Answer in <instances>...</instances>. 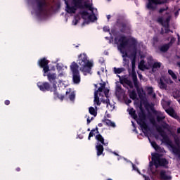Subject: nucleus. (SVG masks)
Instances as JSON below:
<instances>
[{"label": "nucleus", "mask_w": 180, "mask_h": 180, "mask_svg": "<svg viewBox=\"0 0 180 180\" xmlns=\"http://www.w3.org/2000/svg\"><path fill=\"white\" fill-rule=\"evenodd\" d=\"M70 101H74L75 99V94L71 93L69 96Z\"/></svg>", "instance_id": "obj_46"}, {"label": "nucleus", "mask_w": 180, "mask_h": 180, "mask_svg": "<svg viewBox=\"0 0 180 180\" xmlns=\"http://www.w3.org/2000/svg\"><path fill=\"white\" fill-rule=\"evenodd\" d=\"M160 179H162V180H169L172 178L171 177V176L167 175V172L165 170L160 171Z\"/></svg>", "instance_id": "obj_18"}, {"label": "nucleus", "mask_w": 180, "mask_h": 180, "mask_svg": "<svg viewBox=\"0 0 180 180\" xmlns=\"http://www.w3.org/2000/svg\"><path fill=\"white\" fill-rule=\"evenodd\" d=\"M174 139L176 146L174 145L172 141L169 139V136H168L167 140L165 141V144L172 148V153H178L180 150V138L177 135H174Z\"/></svg>", "instance_id": "obj_5"}, {"label": "nucleus", "mask_w": 180, "mask_h": 180, "mask_svg": "<svg viewBox=\"0 0 180 180\" xmlns=\"http://www.w3.org/2000/svg\"><path fill=\"white\" fill-rule=\"evenodd\" d=\"M103 103H106L107 108H112V104H110V100H109V98H107L105 100L103 101Z\"/></svg>", "instance_id": "obj_34"}, {"label": "nucleus", "mask_w": 180, "mask_h": 180, "mask_svg": "<svg viewBox=\"0 0 180 180\" xmlns=\"http://www.w3.org/2000/svg\"><path fill=\"white\" fill-rule=\"evenodd\" d=\"M96 140L98 141L99 143H101L103 146H108V143H105V139L101 134H98L96 136Z\"/></svg>", "instance_id": "obj_22"}, {"label": "nucleus", "mask_w": 180, "mask_h": 180, "mask_svg": "<svg viewBox=\"0 0 180 180\" xmlns=\"http://www.w3.org/2000/svg\"><path fill=\"white\" fill-rule=\"evenodd\" d=\"M157 131H158L159 134L162 137V143H165L166 141L168 140V135H167V132H165V130H168V128L169 127V125L168 123L164 122L163 124H162V127H160L158 125L155 126Z\"/></svg>", "instance_id": "obj_7"}, {"label": "nucleus", "mask_w": 180, "mask_h": 180, "mask_svg": "<svg viewBox=\"0 0 180 180\" xmlns=\"http://www.w3.org/2000/svg\"><path fill=\"white\" fill-rule=\"evenodd\" d=\"M123 71H124V69L123 68H114L115 74H122Z\"/></svg>", "instance_id": "obj_33"}, {"label": "nucleus", "mask_w": 180, "mask_h": 180, "mask_svg": "<svg viewBox=\"0 0 180 180\" xmlns=\"http://www.w3.org/2000/svg\"><path fill=\"white\" fill-rule=\"evenodd\" d=\"M94 103L97 104V106H101V101L99 100V96H98V91L94 92Z\"/></svg>", "instance_id": "obj_23"}, {"label": "nucleus", "mask_w": 180, "mask_h": 180, "mask_svg": "<svg viewBox=\"0 0 180 180\" xmlns=\"http://www.w3.org/2000/svg\"><path fill=\"white\" fill-rule=\"evenodd\" d=\"M120 45L118 46L119 50L121 53L122 50H124L128 46L129 49H132V52L131 53V57L132 58L131 64L132 66L136 64V58L137 57V39L135 38L127 39L125 35H121L118 39Z\"/></svg>", "instance_id": "obj_1"}, {"label": "nucleus", "mask_w": 180, "mask_h": 180, "mask_svg": "<svg viewBox=\"0 0 180 180\" xmlns=\"http://www.w3.org/2000/svg\"><path fill=\"white\" fill-rule=\"evenodd\" d=\"M153 68H161V63L155 62L153 65Z\"/></svg>", "instance_id": "obj_41"}, {"label": "nucleus", "mask_w": 180, "mask_h": 180, "mask_svg": "<svg viewBox=\"0 0 180 180\" xmlns=\"http://www.w3.org/2000/svg\"><path fill=\"white\" fill-rule=\"evenodd\" d=\"M101 86L96 90L95 92H97V95L98 92H103V89H105V86H106L105 83H100Z\"/></svg>", "instance_id": "obj_30"}, {"label": "nucleus", "mask_w": 180, "mask_h": 180, "mask_svg": "<svg viewBox=\"0 0 180 180\" xmlns=\"http://www.w3.org/2000/svg\"><path fill=\"white\" fill-rule=\"evenodd\" d=\"M165 119V116H160L157 115L156 120L160 123V122H162Z\"/></svg>", "instance_id": "obj_40"}, {"label": "nucleus", "mask_w": 180, "mask_h": 180, "mask_svg": "<svg viewBox=\"0 0 180 180\" xmlns=\"http://www.w3.org/2000/svg\"><path fill=\"white\" fill-rule=\"evenodd\" d=\"M46 77L48 78V80L51 84H53V87L54 88V84L57 85V82H56V79H57V75L56 73H51V72H46Z\"/></svg>", "instance_id": "obj_13"}, {"label": "nucleus", "mask_w": 180, "mask_h": 180, "mask_svg": "<svg viewBox=\"0 0 180 180\" xmlns=\"http://www.w3.org/2000/svg\"><path fill=\"white\" fill-rule=\"evenodd\" d=\"M72 5H74L77 9H84L86 8L91 11V12H94V7H92V4L84 2V4L82 5V0H72Z\"/></svg>", "instance_id": "obj_9"}, {"label": "nucleus", "mask_w": 180, "mask_h": 180, "mask_svg": "<svg viewBox=\"0 0 180 180\" xmlns=\"http://www.w3.org/2000/svg\"><path fill=\"white\" fill-rule=\"evenodd\" d=\"M160 42V38L158 37V36L155 35L153 37V41H152V44L153 46H157V44H158V43Z\"/></svg>", "instance_id": "obj_27"}, {"label": "nucleus", "mask_w": 180, "mask_h": 180, "mask_svg": "<svg viewBox=\"0 0 180 180\" xmlns=\"http://www.w3.org/2000/svg\"><path fill=\"white\" fill-rule=\"evenodd\" d=\"M168 74L172 77V79H176L178 78L172 70H168Z\"/></svg>", "instance_id": "obj_32"}, {"label": "nucleus", "mask_w": 180, "mask_h": 180, "mask_svg": "<svg viewBox=\"0 0 180 180\" xmlns=\"http://www.w3.org/2000/svg\"><path fill=\"white\" fill-rule=\"evenodd\" d=\"M131 117H133V119H134L135 120L137 119V114H136V112H134V114H132Z\"/></svg>", "instance_id": "obj_56"}, {"label": "nucleus", "mask_w": 180, "mask_h": 180, "mask_svg": "<svg viewBox=\"0 0 180 180\" xmlns=\"http://www.w3.org/2000/svg\"><path fill=\"white\" fill-rule=\"evenodd\" d=\"M77 64L80 65L79 71L84 72V75L91 74L94 63L89 61L86 53H84L78 56Z\"/></svg>", "instance_id": "obj_2"}, {"label": "nucleus", "mask_w": 180, "mask_h": 180, "mask_svg": "<svg viewBox=\"0 0 180 180\" xmlns=\"http://www.w3.org/2000/svg\"><path fill=\"white\" fill-rule=\"evenodd\" d=\"M65 4L66 5V11L68 13H75L77 9H78L75 5L70 6L67 0H65Z\"/></svg>", "instance_id": "obj_14"}, {"label": "nucleus", "mask_w": 180, "mask_h": 180, "mask_svg": "<svg viewBox=\"0 0 180 180\" xmlns=\"http://www.w3.org/2000/svg\"><path fill=\"white\" fill-rule=\"evenodd\" d=\"M161 154L160 153H152V161L155 167V168H158V167H164V168H168V164L169 162L165 158H162Z\"/></svg>", "instance_id": "obj_3"}, {"label": "nucleus", "mask_w": 180, "mask_h": 180, "mask_svg": "<svg viewBox=\"0 0 180 180\" xmlns=\"http://www.w3.org/2000/svg\"><path fill=\"white\" fill-rule=\"evenodd\" d=\"M132 80H133V82H137L139 81V79H137V75H132Z\"/></svg>", "instance_id": "obj_52"}, {"label": "nucleus", "mask_w": 180, "mask_h": 180, "mask_svg": "<svg viewBox=\"0 0 180 180\" xmlns=\"http://www.w3.org/2000/svg\"><path fill=\"white\" fill-rule=\"evenodd\" d=\"M163 27H165V33L168 34L169 33V32L171 31V30H169V26L167 25V24H165V26H163ZM172 33V31H171Z\"/></svg>", "instance_id": "obj_44"}, {"label": "nucleus", "mask_w": 180, "mask_h": 180, "mask_svg": "<svg viewBox=\"0 0 180 180\" xmlns=\"http://www.w3.org/2000/svg\"><path fill=\"white\" fill-rule=\"evenodd\" d=\"M104 95L105 98H109V89L106 88L104 89Z\"/></svg>", "instance_id": "obj_48"}, {"label": "nucleus", "mask_w": 180, "mask_h": 180, "mask_svg": "<svg viewBox=\"0 0 180 180\" xmlns=\"http://www.w3.org/2000/svg\"><path fill=\"white\" fill-rule=\"evenodd\" d=\"M98 127H96L95 129H93L91 130L89 136H88V140H91V137H94L95 135V131H98Z\"/></svg>", "instance_id": "obj_29"}, {"label": "nucleus", "mask_w": 180, "mask_h": 180, "mask_svg": "<svg viewBox=\"0 0 180 180\" xmlns=\"http://www.w3.org/2000/svg\"><path fill=\"white\" fill-rule=\"evenodd\" d=\"M150 122L151 124H153V125L155 127V126H157V122H155V119L154 118H150Z\"/></svg>", "instance_id": "obj_49"}, {"label": "nucleus", "mask_w": 180, "mask_h": 180, "mask_svg": "<svg viewBox=\"0 0 180 180\" xmlns=\"http://www.w3.org/2000/svg\"><path fill=\"white\" fill-rule=\"evenodd\" d=\"M122 91V85L117 84L116 86V91L117 92H120Z\"/></svg>", "instance_id": "obj_51"}, {"label": "nucleus", "mask_w": 180, "mask_h": 180, "mask_svg": "<svg viewBox=\"0 0 180 180\" xmlns=\"http://www.w3.org/2000/svg\"><path fill=\"white\" fill-rule=\"evenodd\" d=\"M146 120V114L142 113L139 114V119L137 121V123H139L142 127V129H144V130H147L148 129V126H147V124L144 122Z\"/></svg>", "instance_id": "obj_12"}, {"label": "nucleus", "mask_w": 180, "mask_h": 180, "mask_svg": "<svg viewBox=\"0 0 180 180\" xmlns=\"http://www.w3.org/2000/svg\"><path fill=\"white\" fill-rule=\"evenodd\" d=\"M72 75V82L74 84H78L81 82V75L79 74V65L75 62H72L70 66Z\"/></svg>", "instance_id": "obj_4"}, {"label": "nucleus", "mask_w": 180, "mask_h": 180, "mask_svg": "<svg viewBox=\"0 0 180 180\" xmlns=\"http://www.w3.org/2000/svg\"><path fill=\"white\" fill-rule=\"evenodd\" d=\"M72 23H73V25H75V26L77 25H78V20L75 19V20L72 21Z\"/></svg>", "instance_id": "obj_57"}, {"label": "nucleus", "mask_w": 180, "mask_h": 180, "mask_svg": "<svg viewBox=\"0 0 180 180\" xmlns=\"http://www.w3.org/2000/svg\"><path fill=\"white\" fill-rule=\"evenodd\" d=\"M134 85L138 92V95H139V98H141V91H140V86H139V81L134 82Z\"/></svg>", "instance_id": "obj_26"}, {"label": "nucleus", "mask_w": 180, "mask_h": 180, "mask_svg": "<svg viewBox=\"0 0 180 180\" xmlns=\"http://www.w3.org/2000/svg\"><path fill=\"white\" fill-rule=\"evenodd\" d=\"M150 144H151L152 147L154 148L155 150L156 149L157 146H158V144H157V142H155V141L150 142Z\"/></svg>", "instance_id": "obj_50"}, {"label": "nucleus", "mask_w": 180, "mask_h": 180, "mask_svg": "<svg viewBox=\"0 0 180 180\" xmlns=\"http://www.w3.org/2000/svg\"><path fill=\"white\" fill-rule=\"evenodd\" d=\"M157 153H164L165 150H164V148H161L159 145L157 146V148L155 149Z\"/></svg>", "instance_id": "obj_39"}, {"label": "nucleus", "mask_w": 180, "mask_h": 180, "mask_svg": "<svg viewBox=\"0 0 180 180\" xmlns=\"http://www.w3.org/2000/svg\"><path fill=\"white\" fill-rule=\"evenodd\" d=\"M169 22H171V16H168L164 21V23L166 26H169Z\"/></svg>", "instance_id": "obj_42"}, {"label": "nucleus", "mask_w": 180, "mask_h": 180, "mask_svg": "<svg viewBox=\"0 0 180 180\" xmlns=\"http://www.w3.org/2000/svg\"><path fill=\"white\" fill-rule=\"evenodd\" d=\"M170 47H171V45L167 43L159 46V50L160 53H167V51L169 50Z\"/></svg>", "instance_id": "obj_16"}, {"label": "nucleus", "mask_w": 180, "mask_h": 180, "mask_svg": "<svg viewBox=\"0 0 180 180\" xmlns=\"http://www.w3.org/2000/svg\"><path fill=\"white\" fill-rule=\"evenodd\" d=\"M89 112L90 113V115H92V116H94V117H96V116L98 115V110H95L94 107H90L89 108Z\"/></svg>", "instance_id": "obj_24"}, {"label": "nucleus", "mask_w": 180, "mask_h": 180, "mask_svg": "<svg viewBox=\"0 0 180 180\" xmlns=\"http://www.w3.org/2000/svg\"><path fill=\"white\" fill-rule=\"evenodd\" d=\"M94 117H91V119H89V117L87 118V124H89L91 123V120H92Z\"/></svg>", "instance_id": "obj_58"}, {"label": "nucleus", "mask_w": 180, "mask_h": 180, "mask_svg": "<svg viewBox=\"0 0 180 180\" xmlns=\"http://www.w3.org/2000/svg\"><path fill=\"white\" fill-rule=\"evenodd\" d=\"M148 95H153L154 94V89L152 86H149L147 88Z\"/></svg>", "instance_id": "obj_37"}, {"label": "nucleus", "mask_w": 180, "mask_h": 180, "mask_svg": "<svg viewBox=\"0 0 180 180\" xmlns=\"http://www.w3.org/2000/svg\"><path fill=\"white\" fill-rule=\"evenodd\" d=\"M167 84L164 82L162 78H160L159 81V87L160 88V89H167Z\"/></svg>", "instance_id": "obj_25"}, {"label": "nucleus", "mask_w": 180, "mask_h": 180, "mask_svg": "<svg viewBox=\"0 0 180 180\" xmlns=\"http://www.w3.org/2000/svg\"><path fill=\"white\" fill-rule=\"evenodd\" d=\"M96 150L97 151V156L100 157V155H102V154H103V145L101 143H97V145L96 146Z\"/></svg>", "instance_id": "obj_17"}, {"label": "nucleus", "mask_w": 180, "mask_h": 180, "mask_svg": "<svg viewBox=\"0 0 180 180\" xmlns=\"http://www.w3.org/2000/svg\"><path fill=\"white\" fill-rule=\"evenodd\" d=\"M176 41V39L175 37H172L170 39V41L167 44L170 45V47H172V45L174 44V43H175Z\"/></svg>", "instance_id": "obj_43"}, {"label": "nucleus", "mask_w": 180, "mask_h": 180, "mask_svg": "<svg viewBox=\"0 0 180 180\" xmlns=\"http://www.w3.org/2000/svg\"><path fill=\"white\" fill-rule=\"evenodd\" d=\"M134 113H136V110H134V108H131V109L129 110V115H130L131 116H132V115H134Z\"/></svg>", "instance_id": "obj_54"}, {"label": "nucleus", "mask_w": 180, "mask_h": 180, "mask_svg": "<svg viewBox=\"0 0 180 180\" xmlns=\"http://www.w3.org/2000/svg\"><path fill=\"white\" fill-rule=\"evenodd\" d=\"M39 8L40 10L44 9V8H46V1L44 0L42 2L39 3Z\"/></svg>", "instance_id": "obj_35"}, {"label": "nucleus", "mask_w": 180, "mask_h": 180, "mask_svg": "<svg viewBox=\"0 0 180 180\" xmlns=\"http://www.w3.org/2000/svg\"><path fill=\"white\" fill-rule=\"evenodd\" d=\"M111 33L113 36H117V33H119V32L116 31V30H111Z\"/></svg>", "instance_id": "obj_53"}, {"label": "nucleus", "mask_w": 180, "mask_h": 180, "mask_svg": "<svg viewBox=\"0 0 180 180\" xmlns=\"http://www.w3.org/2000/svg\"><path fill=\"white\" fill-rule=\"evenodd\" d=\"M102 122L105 123V126H108L110 127H116V124L109 119L104 118L102 120Z\"/></svg>", "instance_id": "obj_19"}, {"label": "nucleus", "mask_w": 180, "mask_h": 180, "mask_svg": "<svg viewBox=\"0 0 180 180\" xmlns=\"http://www.w3.org/2000/svg\"><path fill=\"white\" fill-rule=\"evenodd\" d=\"M46 91H50V92H53L54 99H59L60 101H64V95L59 94L57 92V85L54 84L53 87H51L50 84L46 83Z\"/></svg>", "instance_id": "obj_10"}, {"label": "nucleus", "mask_w": 180, "mask_h": 180, "mask_svg": "<svg viewBox=\"0 0 180 180\" xmlns=\"http://www.w3.org/2000/svg\"><path fill=\"white\" fill-rule=\"evenodd\" d=\"M110 18H111L110 15H107V19H108V20H109L110 19Z\"/></svg>", "instance_id": "obj_63"}, {"label": "nucleus", "mask_w": 180, "mask_h": 180, "mask_svg": "<svg viewBox=\"0 0 180 180\" xmlns=\"http://www.w3.org/2000/svg\"><path fill=\"white\" fill-rule=\"evenodd\" d=\"M177 133H179V134H180V127L177 129Z\"/></svg>", "instance_id": "obj_64"}, {"label": "nucleus", "mask_w": 180, "mask_h": 180, "mask_svg": "<svg viewBox=\"0 0 180 180\" xmlns=\"http://www.w3.org/2000/svg\"><path fill=\"white\" fill-rule=\"evenodd\" d=\"M158 23H160L162 26H165V23L164 22V18L162 17H159L157 20Z\"/></svg>", "instance_id": "obj_38"}, {"label": "nucleus", "mask_w": 180, "mask_h": 180, "mask_svg": "<svg viewBox=\"0 0 180 180\" xmlns=\"http://www.w3.org/2000/svg\"><path fill=\"white\" fill-rule=\"evenodd\" d=\"M166 113L169 115V116H171V117H174V119H178V115L175 112V110L172 108H169L168 109L165 110Z\"/></svg>", "instance_id": "obj_15"}, {"label": "nucleus", "mask_w": 180, "mask_h": 180, "mask_svg": "<svg viewBox=\"0 0 180 180\" xmlns=\"http://www.w3.org/2000/svg\"><path fill=\"white\" fill-rule=\"evenodd\" d=\"M38 64L41 68H43L44 73L46 74V58L39 60Z\"/></svg>", "instance_id": "obj_21"}, {"label": "nucleus", "mask_w": 180, "mask_h": 180, "mask_svg": "<svg viewBox=\"0 0 180 180\" xmlns=\"http://www.w3.org/2000/svg\"><path fill=\"white\" fill-rule=\"evenodd\" d=\"M98 127H102V126H103V124L99 123V124H98Z\"/></svg>", "instance_id": "obj_62"}, {"label": "nucleus", "mask_w": 180, "mask_h": 180, "mask_svg": "<svg viewBox=\"0 0 180 180\" xmlns=\"http://www.w3.org/2000/svg\"><path fill=\"white\" fill-rule=\"evenodd\" d=\"M148 3L147 4V8L149 11H155L157 9V6L154 5H164V4H167L168 0H148Z\"/></svg>", "instance_id": "obj_11"}, {"label": "nucleus", "mask_w": 180, "mask_h": 180, "mask_svg": "<svg viewBox=\"0 0 180 180\" xmlns=\"http://www.w3.org/2000/svg\"><path fill=\"white\" fill-rule=\"evenodd\" d=\"M129 98L134 101L135 99H137V94L136 93V91L132 90L129 92Z\"/></svg>", "instance_id": "obj_28"}, {"label": "nucleus", "mask_w": 180, "mask_h": 180, "mask_svg": "<svg viewBox=\"0 0 180 180\" xmlns=\"http://www.w3.org/2000/svg\"><path fill=\"white\" fill-rule=\"evenodd\" d=\"M5 105H10L11 103V101H9V100H6L5 102H4Z\"/></svg>", "instance_id": "obj_59"}, {"label": "nucleus", "mask_w": 180, "mask_h": 180, "mask_svg": "<svg viewBox=\"0 0 180 180\" xmlns=\"http://www.w3.org/2000/svg\"><path fill=\"white\" fill-rule=\"evenodd\" d=\"M124 83L129 86V88L133 89V82L131 80L125 79Z\"/></svg>", "instance_id": "obj_36"}, {"label": "nucleus", "mask_w": 180, "mask_h": 180, "mask_svg": "<svg viewBox=\"0 0 180 180\" xmlns=\"http://www.w3.org/2000/svg\"><path fill=\"white\" fill-rule=\"evenodd\" d=\"M103 31L104 32H110V28H109V27H108V26H105V27H103Z\"/></svg>", "instance_id": "obj_55"}, {"label": "nucleus", "mask_w": 180, "mask_h": 180, "mask_svg": "<svg viewBox=\"0 0 180 180\" xmlns=\"http://www.w3.org/2000/svg\"><path fill=\"white\" fill-rule=\"evenodd\" d=\"M93 14L89 15V13L86 11H83L80 12V15H82V18L84 20V21L82 23V25H89L90 22H95L97 18L96 15L94 13V11L92 12ZM88 15H89L88 16ZM86 16H88V20H86Z\"/></svg>", "instance_id": "obj_8"}, {"label": "nucleus", "mask_w": 180, "mask_h": 180, "mask_svg": "<svg viewBox=\"0 0 180 180\" xmlns=\"http://www.w3.org/2000/svg\"><path fill=\"white\" fill-rule=\"evenodd\" d=\"M175 154V155H178L179 158H180V150L178 153H173Z\"/></svg>", "instance_id": "obj_60"}, {"label": "nucleus", "mask_w": 180, "mask_h": 180, "mask_svg": "<svg viewBox=\"0 0 180 180\" xmlns=\"http://www.w3.org/2000/svg\"><path fill=\"white\" fill-rule=\"evenodd\" d=\"M169 7L167 6L166 8H161L159 9V13H162V12H165V11H168Z\"/></svg>", "instance_id": "obj_47"}, {"label": "nucleus", "mask_w": 180, "mask_h": 180, "mask_svg": "<svg viewBox=\"0 0 180 180\" xmlns=\"http://www.w3.org/2000/svg\"><path fill=\"white\" fill-rule=\"evenodd\" d=\"M153 98L154 99H155V98H157V95L155 94V93H154V94H153Z\"/></svg>", "instance_id": "obj_61"}, {"label": "nucleus", "mask_w": 180, "mask_h": 180, "mask_svg": "<svg viewBox=\"0 0 180 180\" xmlns=\"http://www.w3.org/2000/svg\"><path fill=\"white\" fill-rule=\"evenodd\" d=\"M37 86L39 88L41 91H45L46 90V83H41V82H38Z\"/></svg>", "instance_id": "obj_31"}, {"label": "nucleus", "mask_w": 180, "mask_h": 180, "mask_svg": "<svg viewBox=\"0 0 180 180\" xmlns=\"http://www.w3.org/2000/svg\"><path fill=\"white\" fill-rule=\"evenodd\" d=\"M144 60H141L139 64V68L140 70H143V68H146V65H144Z\"/></svg>", "instance_id": "obj_45"}, {"label": "nucleus", "mask_w": 180, "mask_h": 180, "mask_svg": "<svg viewBox=\"0 0 180 180\" xmlns=\"http://www.w3.org/2000/svg\"><path fill=\"white\" fill-rule=\"evenodd\" d=\"M49 60H46V72H49V71H56V67L54 65H49Z\"/></svg>", "instance_id": "obj_20"}, {"label": "nucleus", "mask_w": 180, "mask_h": 180, "mask_svg": "<svg viewBox=\"0 0 180 180\" xmlns=\"http://www.w3.org/2000/svg\"><path fill=\"white\" fill-rule=\"evenodd\" d=\"M116 26L119 27L121 33H130L131 26L126 20H120V19L116 21Z\"/></svg>", "instance_id": "obj_6"}]
</instances>
